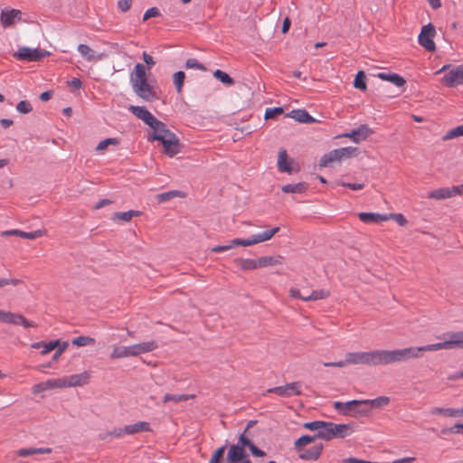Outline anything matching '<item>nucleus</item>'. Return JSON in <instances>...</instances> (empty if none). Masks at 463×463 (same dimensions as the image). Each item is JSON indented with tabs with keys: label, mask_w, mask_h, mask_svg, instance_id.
Returning a JSON list of instances; mask_svg holds the SVG:
<instances>
[{
	"label": "nucleus",
	"mask_w": 463,
	"mask_h": 463,
	"mask_svg": "<svg viewBox=\"0 0 463 463\" xmlns=\"http://www.w3.org/2000/svg\"><path fill=\"white\" fill-rule=\"evenodd\" d=\"M130 84L134 93L145 101H153L157 99L156 88L148 80L146 66L137 63L129 76Z\"/></svg>",
	"instance_id": "obj_1"
},
{
	"label": "nucleus",
	"mask_w": 463,
	"mask_h": 463,
	"mask_svg": "<svg viewBox=\"0 0 463 463\" xmlns=\"http://www.w3.org/2000/svg\"><path fill=\"white\" fill-rule=\"evenodd\" d=\"M422 352H428L425 345L396 350H376L377 364H390L405 362L409 359H418L421 356Z\"/></svg>",
	"instance_id": "obj_2"
},
{
	"label": "nucleus",
	"mask_w": 463,
	"mask_h": 463,
	"mask_svg": "<svg viewBox=\"0 0 463 463\" xmlns=\"http://www.w3.org/2000/svg\"><path fill=\"white\" fill-rule=\"evenodd\" d=\"M334 409L341 415L358 419L369 416L368 405L365 400H353L349 402H334Z\"/></svg>",
	"instance_id": "obj_3"
},
{
	"label": "nucleus",
	"mask_w": 463,
	"mask_h": 463,
	"mask_svg": "<svg viewBox=\"0 0 463 463\" xmlns=\"http://www.w3.org/2000/svg\"><path fill=\"white\" fill-rule=\"evenodd\" d=\"M445 72L441 78L440 82L446 87L452 88L458 85H463V64L457 66L444 65L436 74Z\"/></svg>",
	"instance_id": "obj_4"
},
{
	"label": "nucleus",
	"mask_w": 463,
	"mask_h": 463,
	"mask_svg": "<svg viewBox=\"0 0 463 463\" xmlns=\"http://www.w3.org/2000/svg\"><path fill=\"white\" fill-rule=\"evenodd\" d=\"M445 341L425 345L428 352L449 349H463V331L449 332L444 335Z\"/></svg>",
	"instance_id": "obj_5"
},
{
	"label": "nucleus",
	"mask_w": 463,
	"mask_h": 463,
	"mask_svg": "<svg viewBox=\"0 0 463 463\" xmlns=\"http://www.w3.org/2000/svg\"><path fill=\"white\" fill-rule=\"evenodd\" d=\"M68 342H61L60 340H54L51 342H35L31 345V347L33 349H40V347H43V350L41 352L42 355H46L51 353L52 350L57 349L52 356L53 361H57L61 354L68 348Z\"/></svg>",
	"instance_id": "obj_6"
},
{
	"label": "nucleus",
	"mask_w": 463,
	"mask_h": 463,
	"mask_svg": "<svg viewBox=\"0 0 463 463\" xmlns=\"http://www.w3.org/2000/svg\"><path fill=\"white\" fill-rule=\"evenodd\" d=\"M349 364L378 365L376 350L369 352L347 353Z\"/></svg>",
	"instance_id": "obj_7"
},
{
	"label": "nucleus",
	"mask_w": 463,
	"mask_h": 463,
	"mask_svg": "<svg viewBox=\"0 0 463 463\" xmlns=\"http://www.w3.org/2000/svg\"><path fill=\"white\" fill-rule=\"evenodd\" d=\"M49 54L50 52L44 50L23 46L17 50L14 57L21 61H38Z\"/></svg>",
	"instance_id": "obj_8"
},
{
	"label": "nucleus",
	"mask_w": 463,
	"mask_h": 463,
	"mask_svg": "<svg viewBox=\"0 0 463 463\" xmlns=\"http://www.w3.org/2000/svg\"><path fill=\"white\" fill-rule=\"evenodd\" d=\"M435 34L436 31L431 24L422 26L418 40L419 43L428 52H434L436 50V45L433 41Z\"/></svg>",
	"instance_id": "obj_9"
},
{
	"label": "nucleus",
	"mask_w": 463,
	"mask_h": 463,
	"mask_svg": "<svg viewBox=\"0 0 463 463\" xmlns=\"http://www.w3.org/2000/svg\"><path fill=\"white\" fill-rule=\"evenodd\" d=\"M90 373L87 371L77 374L62 376L61 377V389L84 386L90 383Z\"/></svg>",
	"instance_id": "obj_10"
},
{
	"label": "nucleus",
	"mask_w": 463,
	"mask_h": 463,
	"mask_svg": "<svg viewBox=\"0 0 463 463\" xmlns=\"http://www.w3.org/2000/svg\"><path fill=\"white\" fill-rule=\"evenodd\" d=\"M267 392L275 393L284 398L299 396L302 393L301 383L299 382H293L283 386L269 388L267 390Z\"/></svg>",
	"instance_id": "obj_11"
},
{
	"label": "nucleus",
	"mask_w": 463,
	"mask_h": 463,
	"mask_svg": "<svg viewBox=\"0 0 463 463\" xmlns=\"http://www.w3.org/2000/svg\"><path fill=\"white\" fill-rule=\"evenodd\" d=\"M0 321L3 323L23 326L24 327H36L37 325L29 321L20 314L12 313L0 309Z\"/></svg>",
	"instance_id": "obj_12"
},
{
	"label": "nucleus",
	"mask_w": 463,
	"mask_h": 463,
	"mask_svg": "<svg viewBox=\"0 0 463 463\" xmlns=\"http://www.w3.org/2000/svg\"><path fill=\"white\" fill-rule=\"evenodd\" d=\"M23 13L18 9L4 8L0 14V23L4 28L10 27L22 21Z\"/></svg>",
	"instance_id": "obj_13"
},
{
	"label": "nucleus",
	"mask_w": 463,
	"mask_h": 463,
	"mask_svg": "<svg viewBox=\"0 0 463 463\" xmlns=\"http://www.w3.org/2000/svg\"><path fill=\"white\" fill-rule=\"evenodd\" d=\"M373 131L366 124L360 125L357 128L352 129L350 132L344 133L340 137H346L354 143H360L371 136Z\"/></svg>",
	"instance_id": "obj_14"
},
{
	"label": "nucleus",
	"mask_w": 463,
	"mask_h": 463,
	"mask_svg": "<svg viewBox=\"0 0 463 463\" xmlns=\"http://www.w3.org/2000/svg\"><path fill=\"white\" fill-rule=\"evenodd\" d=\"M164 153L169 157H174L181 152L183 145L180 143L178 137L173 134L169 137L161 141Z\"/></svg>",
	"instance_id": "obj_15"
},
{
	"label": "nucleus",
	"mask_w": 463,
	"mask_h": 463,
	"mask_svg": "<svg viewBox=\"0 0 463 463\" xmlns=\"http://www.w3.org/2000/svg\"><path fill=\"white\" fill-rule=\"evenodd\" d=\"M227 459L230 463H251L244 449L240 445L230 447Z\"/></svg>",
	"instance_id": "obj_16"
},
{
	"label": "nucleus",
	"mask_w": 463,
	"mask_h": 463,
	"mask_svg": "<svg viewBox=\"0 0 463 463\" xmlns=\"http://www.w3.org/2000/svg\"><path fill=\"white\" fill-rule=\"evenodd\" d=\"M331 428L333 439H344L354 432L355 424L354 422L341 424L332 422Z\"/></svg>",
	"instance_id": "obj_17"
},
{
	"label": "nucleus",
	"mask_w": 463,
	"mask_h": 463,
	"mask_svg": "<svg viewBox=\"0 0 463 463\" xmlns=\"http://www.w3.org/2000/svg\"><path fill=\"white\" fill-rule=\"evenodd\" d=\"M150 128L153 131L152 140H157L161 142L174 134L166 128L165 123L158 120L157 118L153 122Z\"/></svg>",
	"instance_id": "obj_18"
},
{
	"label": "nucleus",
	"mask_w": 463,
	"mask_h": 463,
	"mask_svg": "<svg viewBox=\"0 0 463 463\" xmlns=\"http://www.w3.org/2000/svg\"><path fill=\"white\" fill-rule=\"evenodd\" d=\"M128 110L149 127L152 126L153 122L156 119V118L152 113L141 106L131 105L129 106Z\"/></svg>",
	"instance_id": "obj_19"
},
{
	"label": "nucleus",
	"mask_w": 463,
	"mask_h": 463,
	"mask_svg": "<svg viewBox=\"0 0 463 463\" xmlns=\"http://www.w3.org/2000/svg\"><path fill=\"white\" fill-rule=\"evenodd\" d=\"M53 389H61V378L50 379L34 384L32 391L34 394H38Z\"/></svg>",
	"instance_id": "obj_20"
},
{
	"label": "nucleus",
	"mask_w": 463,
	"mask_h": 463,
	"mask_svg": "<svg viewBox=\"0 0 463 463\" xmlns=\"http://www.w3.org/2000/svg\"><path fill=\"white\" fill-rule=\"evenodd\" d=\"M80 54L90 62H96L101 61L104 57L102 53H98L87 44H79L77 48Z\"/></svg>",
	"instance_id": "obj_21"
},
{
	"label": "nucleus",
	"mask_w": 463,
	"mask_h": 463,
	"mask_svg": "<svg viewBox=\"0 0 463 463\" xmlns=\"http://www.w3.org/2000/svg\"><path fill=\"white\" fill-rule=\"evenodd\" d=\"M45 234V232L43 230H36L34 232H26L20 230H7L2 232V236H10L15 235L24 239L34 240L40 238Z\"/></svg>",
	"instance_id": "obj_22"
},
{
	"label": "nucleus",
	"mask_w": 463,
	"mask_h": 463,
	"mask_svg": "<svg viewBox=\"0 0 463 463\" xmlns=\"http://www.w3.org/2000/svg\"><path fill=\"white\" fill-rule=\"evenodd\" d=\"M292 160L288 158L286 149L280 148L279 150L278 156V169L281 173H288L292 172Z\"/></svg>",
	"instance_id": "obj_23"
},
{
	"label": "nucleus",
	"mask_w": 463,
	"mask_h": 463,
	"mask_svg": "<svg viewBox=\"0 0 463 463\" xmlns=\"http://www.w3.org/2000/svg\"><path fill=\"white\" fill-rule=\"evenodd\" d=\"M157 348V344L155 341H148L139 344L131 345L132 356H137L142 354L149 353Z\"/></svg>",
	"instance_id": "obj_24"
},
{
	"label": "nucleus",
	"mask_w": 463,
	"mask_h": 463,
	"mask_svg": "<svg viewBox=\"0 0 463 463\" xmlns=\"http://www.w3.org/2000/svg\"><path fill=\"white\" fill-rule=\"evenodd\" d=\"M454 188L451 187H441L435 189L428 194L429 199H434V200H444L448 198L454 197Z\"/></svg>",
	"instance_id": "obj_25"
},
{
	"label": "nucleus",
	"mask_w": 463,
	"mask_h": 463,
	"mask_svg": "<svg viewBox=\"0 0 463 463\" xmlns=\"http://www.w3.org/2000/svg\"><path fill=\"white\" fill-rule=\"evenodd\" d=\"M284 262V257L280 255L263 256L258 259V265L260 268L272 267L281 265Z\"/></svg>",
	"instance_id": "obj_26"
},
{
	"label": "nucleus",
	"mask_w": 463,
	"mask_h": 463,
	"mask_svg": "<svg viewBox=\"0 0 463 463\" xmlns=\"http://www.w3.org/2000/svg\"><path fill=\"white\" fill-rule=\"evenodd\" d=\"M323 449L322 444H317L309 449L299 451V458L305 460H317L321 455Z\"/></svg>",
	"instance_id": "obj_27"
},
{
	"label": "nucleus",
	"mask_w": 463,
	"mask_h": 463,
	"mask_svg": "<svg viewBox=\"0 0 463 463\" xmlns=\"http://www.w3.org/2000/svg\"><path fill=\"white\" fill-rule=\"evenodd\" d=\"M359 219L365 223L380 222L389 221V216L374 213H360Z\"/></svg>",
	"instance_id": "obj_28"
},
{
	"label": "nucleus",
	"mask_w": 463,
	"mask_h": 463,
	"mask_svg": "<svg viewBox=\"0 0 463 463\" xmlns=\"http://www.w3.org/2000/svg\"><path fill=\"white\" fill-rule=\"evenodd\" d=\"M132 356L131 345H114L109 354L110 359H121Z\"/></svg>",
	"instance_id": "obj_29"
},
{
	"label": "nucleus",
	"mask_w": 463,
	"mask_h": 463,
	"mask_svg": "<svg viewBox=\"0 0 463 463\" xmlns=\"http://www.w3.org/2000/svg\"><path fill=\"white\" fill-rule=\"evenodd\" d=\"M234 263L241 270H244V271L259 269L258 259L252 260V259L237 258L234 260Z\"/></svg>",
	"instance_id": "obj_30"
},
{
	"label": "nucleus",
	"mask_w": 463,
	"mask_h": 463,
	"mask_svg": "<svg viewBox=\"0 0 463 463\" xmlns=\"http://www.w3.org/2000/svg\"><path fill=\"white\" fill-rule=\"evenodd\" d=\"M128 435H133L140 432H147L151 430L150 424L146 421H137L134 424L126 425Z\"/></svg>",
	"instance_id": "obj_31"
},
{
	"label": "nucleus",
	"mask_w": 463,
	"mask_h": 463,
	"mask_svg": "<svg viewBox=\"0 0 463 463\" xmlns=\"http://www.w3.org/2000/svg\"><path fill=\"white\" fill-rule=\"evenodd\" d=\"M377 77L383 80L390 81L397 87H402L406 83L404 78L397 73L380 72Z\"/></svg>",
	"instance_id": "obj_32"
},
{
	"label": "nucleus",
	"mask_w": 463,
	"mask_h": 463,
	"mask_svg": "<svg viewBox=\"0 0 463 463\" xmlns=\"http://www.w3.org/2000/svg\"><path fill=\"white\" fill-rule=\"evenodd\" d=\"M288 117L294 118L300 123H313L314 118L304 109H295L288 114Z\"/></svg>",
	"instance_id": "obj_33"
},
{
	"label": "nucleus",
	"mask_w": 463,
	"mask_h": 463,
	"mask_svg": "<svg viewBox=\"0 0 463 463\" xmlns=\"http://www.w3.org/2000/svg\"><path fill=\"white\" fill-rule=\"evenodd\" d=\"M51 448H24L18 449L15 454L19 457H28L36 454H50Z\"/></svg>",
	"instance_id": "obj_34"
},
{
	"label": "nucleus",
	"mask_w": 463,
	"mask_h": 463,
	"mask_svg": "<svg viewBox=\"0 0 463 463\" xmlns=\"http://www.w3.org/2000/svg\"><path fill=\"white\" fill-rule=\"evenodd\" d=\"M366 405H368V412L371 413L372 409H381L387 406L390 403V398L387 396H379L375 399L365 400Z\"/></svg>",
	"instance_id": "obj_35"
},
{
	"label": "nucleus",
	"mask_w": 463,
	"mask_h": 463,
	"mask_svg": "<svg viewBox=\"0 0 463 463\" xmlns=\"http://www.w3.org/2000/svg\"><path fill=\"white\" fill-rule=\"evenodd\" d=\"M279 231V227H275L263 232L253 234L251 238L254 244L264 242L270 240Z\"/></svg>",
	"instance_id": "obj_36"
},
{
	"label": "nucleus",
	"mask_w": 463,
	"mask_h": 463,
	"mask_svg": "<svg viewBox=\"0 0 463 463\" xmlns=\"http://www.w3.org/2000/svg\"><path fill=\"white\" fill-rule=\"evenodd\" d=\"M430 413L432 415H444L448 417H460L461 411L460 408L454 409V408H439L436 407L431 409Z\"/></svg>",
	"instance_id": "obj_37"
},
{
	"label": "nucleus",
	"mask_w": 463,
	"mask_h": 463,
	"mask_svg": "<svg viewBox=\"0 0 463 463\" xmlns=\"http://www.w3.org/2000/svg\"><path fill=\"white\" fill-rule=\"evenodd\" d=\"M339 154L336 149H333L329 151L327 154L324 155L320 160V166H328L331 163L340 162Z\"/></svg>",
	"instance_id": "obj_38"
},
{
	"label": "nucleus",
	"mask_w": 463,
	"mask_h": 463,
	"mask_svg": "<svg viewBox=\"0 0 463 463\" xmlns=\"http://www.w3.org/2000/svg\"><path fill=\"white\" fill-rule=\"evenodd\" d=\"M184 194L183 192L178 191V190H173V191H168V192H165L163 194H156V199L157 200V202L159 203H162L168 202L175 197H184Z\"/></svg>",
	"instance_id": "obj_39"
},
{
	"label": "nucleus",
	"mask_w": 463,
	"mask_h": 463,
	"mask_svg": "<svg viewBox=\"0 0 463 463\" xmlns=\"http://www.w3.org/2000/svg\"><path fill=\"white\" fill-rule=\"evenodd\" d=\"M331 421H324V425L319 430V432L316 434L317 439H321L324 440H331L333 439V431L331 430Z\"/></svg>",
	"instance_id": "obj_40"
},
{
	"label": "nucleus",
	"mask_w": 463,
	"mask_h": 463,
	"mask_svg": "<svg viewBox=\"0 0 463 463\" xmlns=\"http://www.w3.org/2000/svg\"><path fill=\"white\" fill-rule=\"evenodd\" d=\"M141 215V212L129 210L128 212H118L114 213L113 220L129 222L133 217Z\"/></svg>",
	"instance_id": "obj_41"
},
{
	"label": "nucleus",
	"mask_w": 463,
	"mask_h": 463,
	"mask_svg": "<svg viewBox=\"0 0 463 463\" xmlns=\"http://www.w3.org/2000/svg\"><path fill=\"white\" fill-rule=\"evenodd\" d=\"M316 435H304L295 441V449L298 451H302L307 445L313 443L316 440Z\"/></svg>",
	"instance_id": "obj_42"
},
{
	"label": "nucleus",
	"mask_w": 463,
	"mask_h": 463,
	"mask_svg": "<svg viewBox=\"0 0 463 463\" xmlns=\"http://www.w3.org/2000/svg\"><path fill=\"white\" fill-rule=\"evenodd\" d=\"M330 296V292L327 289H318L313 290L310 295H307V298H303L304 301H311V300H319L326 298Z\"/></svg>",
	"instance_id": "obj_43"
},
{
	"label": "nucleus",
	"mask_w": 463,
	"mask_h": 463,
	"mask_svg": "<svg viewBox=\"0 0 463 463\" xmlns=\"http://www.w3.org/2000/svg\"><path fill=\"white\" fill-rule=\"evenodd\" d=\"M307 186L305 183H298L295 184H286L282 187V191L287 194H302L307 190Z\"/></svg>",
	"instance_id": "obj_44"
},
{
	"label": "nucleus",
	"mask_w": 463,
	"mask_h": 463,
	"mask_svg": "<svg viewBox=\"0 0 463 463\" xmlns=\"http://www.w3.org/2000/svg\"><path fill=\"white\" fill-rule=\"evenodd\" d=\"M190 398H193V395L167 393V394H165L164 396L163 402L164 403H167V402H175V403H178V402H181L187 401Z\"/></svg>",
	"instance_id": "obj_45"
},
{
	"label": "nucleus",
	"mask_w": 463,
	"mask_h": 463,
	"mask_svg": "<svg viewBox=\"0 0 463 463\" xmlns=\"http://www.w3.org/2000/svg\"><path fill=\"white\" fill-rule=\"evenodd\" d=\"M354 87L358 90H365V73L364 71H359L354 77Z\"/></svg>",
	"instance_id": "obj_46"
},
{
	"label": "nucleus",
	"mask_w": 463,
	"mask_h": 463,
	"mask_svg": "<svg viewBox=\"0 0 463 463\" xmlns=\"http://www.w3.org/2000/svg\"><path fill=\"white\" fill-rule=\"evenodd\" d=\"M213 76L225 85L232 86L234 84L232 78H231L226 72L221 70H216L213 72Z\"/></svg>",
	"instance_id": "obj_47"
},
{
	"label": "nucleus",
	"mask_w": 463,
	"mask_h": 463,
	"mask_svg": "<svg viewBox=\"0 0 463 463\" xmlns=\"http://www.w3.org/2000/svg\"><path fill=\"white\" fill-rule=\"evenodd\" d=\"M96 343L95 339L90 336H79L72 340V345L81 347L92 345Z\"/></svg>",
	"instance_id": "obj_48"
},
{
	"label": "nucleus",
	"mask_w": 463,
	"mask_h": 463,
	"mask_svg": "<svg viewBox=\"0 0 463 463\" xmlns=\"http://www.w3.org/2000/svg\"><path fill=\"white\" fill-rule=\"evenodd\" d=\"M336 150L339 154L340 160H342L344 158H350L354 156L355 155L357 148L353 146H346L342 148H336Z\"/></svg>",
	"instance_id": "obj_49"
},
{
	"label": "nucleus",
	"mask_w": 463,
	"mask_h": 463,
	"mask_svg": "<svg viewBox=\"0 0 463 463\" xmlns=\"http://www.w3.org/2000/svg\"><path fill=\"white\" fill-rule=\"evenodd\" d=\"M118 144V140L117 138L109 137L100 141L96 147V151L103 152L108 148L109 146H117Z\"/></svg>",
	"instance_id": "obj_50"
},
{
	"label": "nucleus",
	"mask_w": 463,
	"mask_h": 463,
	"mask_svg": "<svg viewBox=\"0 0 463 463\" xmlns=\"http://www.w3.org/2000/svg\"><path fill=\"white\" fill-rule=\"evenodd\" d=\"M174 83L178 93L182 91L185 74L184 71H177L174 74Z\"/></svg>",
	"instance_id": "obj_51"
},
{
	"label": "nucleus",
	"mask_w": 463,
	"mask_h": 463,
	"mask_svg": "<svg viewBox=\"0 0 463 463\" xmlns=\"http://www.w3.org/2000/svg\"><path fill=\"white\" fill-rule=\"evenodd\" d=\"M463 136V125L458 126L457 128H452L449 130L446 136L444 137L445 140L452 139L458 137Z\"/></svg>",
	"instance_id": "obj_52"
},
{
	"label": "nucleus",
	"mask_w": 463,
	"mask_h": 463,
	"mask_svg": "<svg viewBox=\"0 0 463 463\" xmlns=\"http://www.w3.org/2000/svg\"><path fill=\"white\" fill-rule=\"evenodd\" d=\"M185 67L187 69H195L200 71H205V67L200 63L196 59L191 58L186 61Z\"/></svg>",
	"instance_id": "obj_53"
},
{
	"label": "nucleus",
	"mask_w": 463,
	"mask_h": 463,
	"mask_svg": "<svg viewBox=\"0 0 463 463\" xmlns=\"http://www.w3.org/2000/svg\"><path fill=\"white\" fill-rule=\"evenodd\" d=\"M225 451V446L217 449L212 455L208 463H219L220 459L223 457Z\"/></svg>",
	"instance_id": "obj_54"
},
{
	"label": "nucleus",
	"mask_w": 463,
	"mask_h": 463,
	"mask_svg": "<svg viewBox=\"0 0 463 463\" xmlns=\"http://www.w3.org/2000/svg\"><path fill=\"white\" fill-rule=\"evenodd\" d=\"M16 109L23 114H27L32 111L33 108L29 101L27 100H21L17 106Z\"/></svg>",
	"instance_id": "obj_55"
},
{
	"label": "nucleus",
	"mask_w": 463,
	"mask_h": 463,
	"mask_svg": "<svg viewBox=\"0 0 463 463\" xmlns=\"http://www.w3.org/2000/svg\"><path fill=\"white\" fill-rule=\"evenodd\" d=\"M324 425L323 420H315L310 422L304 423L303 427L309 430H317L319 432V430H321V427Z\"/></svg>",
	"instance_id": "obj_56"
},
{
	"label": "nucleus",
	"mask_w": 463,
	"mask_h": 463,
	"mask_svg": "<svg viewBox=\"0 0 463 463\" xmlns=\"http://www.w3.org/2000/svg\"><path fill=\"white\" fill-rule=\"evenodd\" d=\"M385 215L389 216V220H394L401 226L407 224V220L402 213H390Z\"/></svg>",
	"instance_id": "obj_57"
},
{
	"label": "nucleus",
	"mask_w": 463,
	"mask_h": 463,
	"mask_svg": "<svg viewBox=\"0 0 463 463\" xmlns=\"http://www.w3.org/2000/svg\"><path fill=\"white\" fill-rule=\"evenodd\" d=\"M283 113L282 108H269L265 111V118H273Z\"/></svg>",
	"instance_id": "obj_58"
},
{
	"label": "nucleus",
	"mask_w": 463,
	"mask_h": 463,
	"mask_svg": "<svg viewBox=\"0 0 463 463\" xmlns=\"http://www.w3.org/2000/svg\"><path fill=\"white\" fill-rule=\"evenodd\" d=\"M233 245L235 247L236 246L248 247V246L254 245V242L252 241L251 236L250 238H248V239H239V238H236V239H233Z\"/></svg>",
	"instance_id": "obj_59"
},
{
	"label": "nucleus",
	"mask_w": 463,
	"mask_h": 463,
	"mask_svg": "<svg viewBox=\"0 0 463 463\" xmlns=\"http://www.w3.org/2000/svg\"><path fill=\"white\" fill-rule=\"evenodd\" d=\"M159 15L160 12L158 11V9L156 7H151L145 12L143 15V21H146L151 17H157Z\"/></svg>",
	"instance_id": "obj_60"
},
{
	"label": "nucleus",
	"mask_w": 463,
	"mask_h": 463,
	"mask_svg": "<svg viewBox=\"0 0 463 463\" xmlns=\"http://www.w3.org/2000/svg\"><path fill=\"white\" fill-rule=\"evenodd\" d=\"M461 429H463V423H458L454 425L453 427L441 430V433L444 435L458 433Z\"/></svg>",
	"instance_id": "obj_61"
},
{
	"label": "nucleus",
	"mask_w": 463,
	"mask_h": 463,
	"mask_svg": "<svg viewBox=\"0 0 463 463\" xmlns=\"http://www.w3.org/2000/svg\"><path fill=\"white\" fill-rule=\"evenodd\" d=\"M234 247L235 246L233 245V240H232L227 245H219V246H215V247L212 248L211 251L212 252H222V251L230 250L233 249Z\"/></svg>",
	"instance_id": "obj_62"
},
{
	"label": "nucleus",
	"mask_w": 463,
	"mask_h": 463,
	"mask_svg": "<svg viewBox=\"0 0 463 463\" xmlns=\"http://www.w3.org/2000/svg\"><path fill=\"white\" fill-rule=\"evenodd\" d=\"M142 56L145 63L146 64V70L147 69V71H150L152 67L156 64L154 58L147 52H143Z\"/></svg>",
	"instance_id": "obj_63"
},
{
	"label": "nucleus",
	"mask_w": 463,
	"mask_h": 463,
	"mask_svg": "<svg viewBox=\"0 0 463 463\" xmlns=\"http://www.w3.org/2000/svg\"><path fill=\"white\" fill-rule=\"evenodd\" d=\"M126 430V426H124L122 428H116L113 430H111L109 433V435L115 437V438H122V437L128 435L127 430Z\"/></svg>",
	"instance_id": "obj_64"
}]
</instances>
